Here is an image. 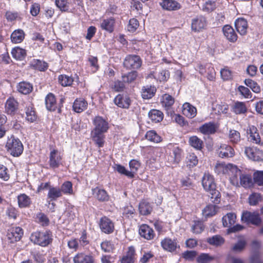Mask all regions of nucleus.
I'll return each instance as SVG.
<instances>
[{
    "instance_id": "obj_51",
    "label": "nucleus",
    "mask_w": 263,
    "mask_h": 263,
    "mask_svg": "<svg viewBox=\"0 0 263 263\" xmlns=\"http://www.w3.org/2000/svg\"><path fill=\"white\" fill-rule=\"evenodd\" d=\"M228 138L232 144H237L240 141V134L235 129H230L229 132Z\"/></svg>"
},
{
    "instance_id": "obj_46",
    "label": "nucleus",
    "mask_w": 263,
    "mask_h": 263,
    "mask_svg": "<svg viewBox=\"0 0 263 263\" xmlns=\"http://www.w3.org/2000/svg\"><path fill=\"white\" fill-rule=\"evenodd\" d=\"M232 111L237 115L243 114L247 112V108L245 103L236 101L232 108Z\"/></svg>"
},
{
    "instance_id": "obj_12",
    "label": "nucleus",
    "mask_w": 263,
    "mask_h": 263,
    "mask_svg": "<svg viewBox=\"0 0 263 263\" xmlns=\"http://www.w3.org/2000/svg\"><path fill=\"white\" fill-rule=\"evenodd\" d=\"M63 155L57 149H52L49 156L48 163L51 168L55 169L62 164Z\"/></svg>"
},
{
    "instance_id": "obj_60",
    "label": "nucleus",
    "mask_w": 263,
    "mask_h": 263,
    "mask_svg": "<svg viewBox=\"0 0 263 263\" xmlns=\"http://www.w3.org/2000/svg\"><path fill=\"white\" fill-rule=\"evenodd\" d=\"M216 8V1L215 0H208L202 6L203 11L210 12L214 11Z\"/></svg>"
},
{
    "instance_id": "obj_27",
    "label": "nucleus",
    "mask_w": 263,
    "mask_h": 263,
    "mask_svg": "<svg viewBox=\"0 0 263 263\" xmlns=\"http://www.w3.org/2000/svg\"><path fill=\"white\" fill-rule=\"evenodd\" d=\"M182 152L179 146L174 147L170 153L168 161L173 164L178 163L181 160Z\"/></svg>"
},
{
    "instance_id": "obj_22",
    "label": "nucleus",
    "mask_w": 263,
    "mask_h": 263,
    "mask_svg": "<svg viewBox=\"0 0 263 263\" xmlns=\"http://www.w3.org/2000/svg\"><path fill=\"white\" fill-rule=\"evenodd\" d=\"M72 260L73 263H95V258L92 255L83 252L77 253Z\"/></svg>"
},
{
    "instance_id": "obj_20",
    "label": "nucleus",
    "mask_w": 263,
    "mask_h": 263,
    "mask_svg": "<svg viewBox=\"0 0 263 263\" xmlns=\"http://www.w3.org/2000/svg\"><path fill=\"white\" fill-rule=\"evenodd\" d=\"M162 248L165 251L173 252L177 249L179 246L177 239H172L169 237H165L161 241Z\"/></svg>"
},
{
    "instance_id": "obj_24",
    "label": "nucleus",
    "mask_w": 263,
    "mask_h": 263,
    "mask_svg": "<svg viewBox=\"0 0 263 263\" xmlns=\"http://www.w3.org/2000/svg\"><path fill=\"white\" fill-rule=\"evenodd\" d=\"M18 108V102L13 97H9L5 103L6 112L9 115H14Z\"/></svg>"
},
{
    "instance_id": "obj_59",
    "label": "nucleus",
    "mask_w": 263,
    "mask_h": 263,
    "mask_svg": "<svg viewBox=\"0 0 263 263\" xmlns=\"http://www.w3.org/2000/svg\"><path fill=\"white\" fill-rule=\"evenodd\" d=\"M115 168L119 173L124 175L129 178H133L134 177V172L126 170L125 167L121 164H116Z\"/></svg>"
},
{
    "instance_id": "obj_1",
    "label": "nucleus",
    "mask_w": 263,
    "mask_h": 263,
    "mask_svg": "<svg viewBox=\"0 0 263 263\" xmlns=\"http://www.w3.org/2000/svg\"><path fill=\"white\" fill-rule=\"evenodd\" d=\"M92 123L94 127L90 134L91 139L98 147H103L105 143V133L109 128V123L107 119L97 116L93 118Z\"/></svg>"
},
{
    "instance_id": "obj_36",
    "label": "nucleus",
    "mask_w": 263,
    "mask_h": 263,
    "mask_svg": "<svg viewBox=\"0 0 263 263\" xmlns=\"http://www.w3.org/2000/svg\"><path fill=\"white\" fill-rule=\"evenodd\" d=\"M26 120L30 122L33 123L37 121V116L35 108L32 105H29L25 108Z\"/></svg>"
},
{
    "instance_id": "obj_61",
    "label": "nucleus",
    "mask_w": 263,
    "mask_h": 263,
    "mask_svg": "<svg viewBox=\"0 0 263 263\" xmlns=\"http://www.w3.org/2000/svg\"><path fill=\"white\" fill-rule=\"evenodd\" d=\"M170 72L168 70H162L155 78L160 82H166L170 78Z\"/></svg>"
},
{
    "instance_id": "obj_19",
    "label": "nucleus",
    "mask_w": 263,
    "mask_h": 263,
    "mask_svg": "<svg viewBox=\"0 0 263 263\" xmlns=\"http://www.w3.org/2000/svg\"><path fill=\"white\" fill-rule=\"evenodd\" d=\"M116 19L114 17H109L101 20L100 27L109 33H112L115 29Z\"/></svg>"
},
{
    "instance_id": "obj_49",
    "label": "nucleus",
    "mask_w": 263,
    "mask_h": 263,
    "mask_svg": "<svg viewBox=\"0 0 263 263\" xmlns=\"http://www.w3.org/2000/svg\"><path fill=\"white\" fill-rule=\"evenodd\" d=\"M122 217L127 219H131L136 214V210L131 204L127 205L122 209Z\"/></svg>"
},
{
    "instance_id": "obj_33",
    "label": "nucleus",
    "mask_w": 263,
    "mask_h": 263,
    "mask_svg": "<svg viewBox=\"0 0 263 263\" xmlns=\"http://www.w3.org/2000/svg\"><path fill=\"white\" fill-rule=\"evenodd\" d=\"M88 106L87 102L83 98L76 99L72 105L73 111L80 113L86 109Z\"/></svg>"
},
{
    "instance_id": "obj_18",
    "label": "nucleus",
    "mask_w": 263,
    "mask_h": 263,
    "mask_svg": "<svg viewBox=\"0 0 263 263\" xmlns=\"http://www.w3.org/2000/svg\"><path fill=\"white\" fill-rule=\"evenodd\" d=\"M91 191L95 198L99 202H105L109 200L110 196L105 189L97 186L92 189Z\"/></svg>"
},
{
    "instance_id": "obj_8",
    "label": "nucleus",
    "mask_w": 263,
    "mask_h": 263,
    "mask_svg": "<svg viewBox=\"0 0 263 263\" xmlns=\"http://www.w3.org/2000/svg\"><path fill=\"white\" fill-rule=\"evenodd\" d=\"M142 60L137 55L128 54L126 56L123 61V66L126 69H138L141 66Z\"/></svg>"
},
{
    "instance_id": "obj_53",
    "label": "nucleus",
    "mask_w": 263,
    "mask_h": 263,
    "mask_svg": "<svg viewBox=\"0 0 263 263\" xmlns=\"http://www.w3.org/2000/svg\"><path fill=\"white\" fill-rule=\"evenodd\" d=\"M78 241L80 243V246L82 247H84L89 244L90 240L89 236L86 229L83 230L81 231L80 237Z\"/></svg>"
},
{
    "instance_id": "obj_63",
    "label": "nucleus",
    "mask_w": 263,
    "mask_h": 263,
    "mask_svg": "<svg viewBox=\"0 0 263 263\" xmlns=\"http://www.w3.org/2000/svg\"><path fill=\"white\" fill-rule=\"evenodd\" d=\"M214 257L207 253H201L196 258L198 263H209Z\"/></svg>"
},
{
    "instance_id": "obj_31",
    "label": "nucleus",
    "mask_w": 263,
    "mask_h": 263,
    "mask_svg": "<svg viewBox=\"0 0 263 263\" xmlns=\"http://www.w3.org/2000/svg\"><path fill=\"white\" fill-rule=\"evenodd\" d=\"M69 4L68 0H55V5L56 7L62 12H76V8L72 7L71 9H70Z\"/></svg>"
},
{
    "instance_id": "obj_58",
    "label": "nucleus",
    "mask_w": 263,
    "mask_h": 263,
    "mask_svg": "<svg viewBox=\"0 0 263 263\" xmlns=\"http://www.w3.org/2000/svg\"><path fill=\"white\" fill-rule=\"evenodd\" d=\"M88 62L89 63L91 71L93 73L97 72L99 70L100 66L98 63V59L97 57L90 55L88 58Z\"/></svg>"
},
{
    "instance_id": "obj_34",
    "label": "nucleus",
    "mask_w": 263,
    "mask_h": 263,
    "mask_svg": "<svg viewBox=\"0 0 263 263\" xmlns=\"http://www.w3.org/2000/svg\"><path fill=\"white\" fill-rule=\"evenodd\" d=\"M25 35V33L23 29H16L11 34V41L14 44L21 43L24 41Z\"/></svg>"
},
{
    "instance_id": "obj_30",
    "label": "nucleus",
    "mask_w": 263,
    "mask_h": 263,
    "mask_svg": "<svg viewBox=\"0 0 263 263\" xmlns=\"http://www.w3.org/2000/svg\"><path fill=\"white\" fill-rule=\"evenodd\" d=\"M182 112L187 118L192 119L197 115V109L190 103L186 102L182 105Z\"/></svg>"
},
{
    "instance_id": "obj_37",
    "label": "nucleus",
    "mask_w": 263,
    "mask_h": 263,
    "mask_svg": "<svg viewBox=\"0 0 263 263\" xmlns=\"http://www.w3.org/2000/svg\"><path fill=\"white\" fill-rule=\"evenodd\" d=\"M148 116L152 122L156 123L162 121L164 115L161 110L152 109L149 111Z\"/></svg>"
},
{
    "instance_id": "obj_39",
    "label": "nucleus",
    "mask_w": 263,
    "mask_h": 263,
    "mask_svg": "<svg viewBox=\"0 0 263 263\" xmlns=\"http://www.w3.org/2000/svg\"><path fill=\"white\" fill-rule=\"evenodd\" d=\"M175 103V99L171 95L165 93L164 94L161 100V103L166 110H170Z\"/></svg>"
},
{
    "instance_id": "obj_13",
    "label": "nucleus",
    "mask_w": 263,
    "mask_h": 263,
    "mask_svg": "<svg viewBox=\"0 0 263 263\" xmlns=\"http://www.w3.org/2000/svg\"><path fill=\"white\" fill-rule=\"evenodd\" d=\"M139 234L141 237L147 241L153 240L156 236L153 228L147 224H142L140 226Z\"/></svg>"
},
{
    "instance_id": "obj_16",
    "label": "nucleus",
    "mask_w": 263,
    "mask_h": 263,
    "mask_svg": "<svg viewBox=\"0 0 263 263\" xmlns=\"http://www.w3.org/2000/svg\"><path fill=\"white\" fill-rule=\"evenodd\" d=\"M115 104L119 107L128 109L131 104V100L127 95L123 93L118 94L114 98Z\"/></svg>"
},
{
    "instance_id": "obj_5",
    "label": "nucleus",
    "mask_w": 263,
    "mask_h": 263,
    "mask_svg": "<svg viewBox=\"0 0 263 263\" xmlns=\"http://www.w3.org/2000/svg\"><path fill=\"white\" fill-rule=\"evenodd\" d=\"M5 147L7 152L13 157H19L24 151L22 142L19 139L15 138L13 135L8 138Z\"/></svg>"
},
{
    "instance_id": "obj_57",
    "label": "nucleus",
    "mask_w": 263,
    "mask_h": 263,
    "mask_svg": "<svg viewBox=\"0 0 263 263\" xmlns=\"http://www.w3.org/2000/svg\"><path fill=\"white\" fill-rule=\"evenodd\" d=\"M245 84L255 93H258L261 91L260 87L257 83L250 79H246L245 80Z\"/></svg>"
},
{
    "instance_id": "obj_29",
    "label": "nucleus",
    "mask_w": 263,
    "mask_h": 263,
    "mask_svg": "<svg viewBox=\"0 0 263 263\" xmlns=\"http://www.w3.org/2000/svg\"><path fill=\"white\" fill-rule=\"evenodd\" d=\"M30 66L33 69L39 71L44 72L46 71L48 67L49 64L44 61L39 59H33L30 63Z\"/></svg>"
},
{
    "instance_id": "obj_28",
    "label": "nucleus",
    "mask_w": 263,
    "mask_h": 263,
    "mask_svg": "<svg viewBox=\"0 0 263 263\" xmlns=\"http://www.w3.org/2000/svg\"><path fill=\"white\" fill-rule=\"evenodd\" d=\"M217 126L215 123L209 122L205 123L199 128V131L203 135H213L216 132Z\"/></svg>"
},
{
    "instance_id": "obj_10",
    "label": "nucleus",
    "mask_w": 263,
    "mask_h": 263,
    "mask_svg": "<svg viewBox=\"0 0 263 263\" xmlns=\"http://www.w3.org/2000/svg\"><path fill=\"white\" fill-rule=\"evenodd\" d=\"M23 234L24 231L22 228L12 227L7 230L6 236L9 242L13 243L20 241Z\"/></svg>"
},
{
    "instance_id": "obj_48",
    "label": "nucleus",
    "mask_w": 263,
    "mask_h": 263,
    "mask_svg": "<svg viewBox=\"0 0 263 263\" xmlns=\"http://www.w3.org/2000/svg\"><path fill=\"white\" fill-rule=\"evenodd\" d=\"M224 239L219 235H215L206 239V242L210 245L218 247L224 243Z\"/></svg>"
},
{
    "instance_id": "obj_40",
    "label": "nucleus",
    "mask_w": 263,
    "mask_h": 263,
    "mask_svg": "<svg viewBox=\"0 0 263 263\" xmlns=\"http://www.w3.org/2000/svg\"><path fill=\"white\" fill-rule=\"evenodd\" d=\"M62 196V191L59 187L51 186L47 194V198L50 201H55Z\"/></svg>"
},
{
    "instance_id": "obj_44",
    "label": "nucleus",
    "mask_w": 263,
    "mask_h": 263,
    "mask_svg": "<svg viewBox=\"0 0 263 263\" xmlns=\"http://www.w3.org/2000/svg\"><path fill=\"white\" fill-rule=\"evenodd\" d=\"M17 88L20 92L24 95L29 94L33 90L32 84L26 81L20 82Z\"/></svg>"
},
{
    "instance_id": "obj_11",
    "label": "nucleus",
    "mask_w": 263,
    "mask_h": 263,
    "mask_svg": "<svg viewBox=\"0 0 263 263\" xmlns=\"http://www.w3.org/2000/svg\"><path fill=\"white\" fill-rule=\"evenodd\" d=\"M99 226L101 231L106 234H112L115 229L114 222L106 216L100 218Z\"/></svg>"
},
{
    "instance_id": "obj_9",
    "label": "nucleus",
    "mask_w": 263,
    "mask_h": 263,
    "mask_svg": "<svg viewBox=\"0 0 263 263\" xmlns=\"http://www.w3.org/2000/svg\"><path fill=\"white\" fill-rule=\"evenodd\" d=\"M245 154L250 160L256 162L263 161V150L256 146L246 147Z\"/></svg>"
},
{
    "instance_id": "obj_52",
    "label": "nucleus",
    "mask_w": 263,
    "mask_h": 263,
    "mask_svg": "<svg viewBox=\"0 0 263 263\" xmlns=\"http://www.w3.org/2000/svg\"><path fill=\"white\" fill-rule=\"evenodd\" d=\"M217 209L215 205L208 204L203 210L202 213L205 217H212L216 214Z\"/></svg>"
},
{
    "instance_id": "obj_25",
    "label": "nucleus",
    "mask_w": 263,
    "mask_h": 263,
    "mask_svg": "<svg viewBox=\"0 0 263 263\" xmlns=\"http://www.w3.org/2000/svg\"><path fill=\"white\" fill-rule=\"evenodd\" d=\"M222 32L224 36L230 42L235 43L237 40V34L231 26L224 25L222 27Z\"/></svg>"
},
{
    "instance_id": "obj_43",
    "label": "nucleus",
    "mask_w": 263,
    "mask_h": 263,
    "mask_svg": "<svg viewBox=\"0 0 263 263\" xmlns=\"http://www.w3.org/2000/svg\"><path fill=\"white\" fill-rule=\"evenodd\" d=\"M190 145L197 151H202L204 144L203 141L196 136H193L189 138Z\"/></svg>"
},
{
    "instance_id": "obj_21",
    "label": "nucleus",
    "mask_w": 263,
    "mask_h": 263,
    "mask_svg": "<svg viewBox=\"0 0 263 263\" xmlns=\"http://www.w3.org/2000/svg\"><path fill=\"white\" fill-rule=\"evenodd\" d=\"M235 27L240 35H246L248 32V23L246 19L238 17L235 21Z\"/></svg>"
},
{
    "instance_id": "obj_23",
    "label": "nucleus",
    "mask_w": 263,
    "mask_h": 263,
    "mask_svg": "<svg viewBox=\"0 0 263 263\" xmlns=\"http://www.w3.org/2000/svg\"><path fill=\"white\" fill-rule=\"evenodd\" d=\"M45 103L46 109L50 111L58 110V103L55 95L51 93H48L45 98Z\"/></svg>"
},
{
    "instance_id": "obj_54",
    "label": "nucleus",
    "mask_w": 263,
    "mask_h": 263,
    "mask_svg": "<svg viewBox=\"0 0 263 263\" xmlns=\"http://www.w3.org/2000/svg\"><path fill=\"white\" fill-rule=\"evenodd\" d=\"M60 189L62 191V194L63 193L65 195H69L73 194L72 184L71 181H65L62 184Z\"/></svg>"
},
{
    "instance_id": "obj_64",
    "label": "nucleus",
    "mask_w": 263,
    "mask_h": 263,
    "mask_svg": "<svg viewBox=\"0 0 263 263\" xmlns=\"http://www.w3.org/2000/svg\"><path fill=\"white\" fill-rule=\"evenodd\" d=\"M253 181L258 185H263V171H257L254 173Z\"/></svg>"
},
{
    "instance_id": "obj_35",
    "label": "nucleus",
    "mask_w": 263,
    "mask_h": 263,
    "mask_svg": "<svg viewBox=\"0 0 263 263\" xmlns=\"http://www.w3.org/2000/svg\"><path fill=\"white\" fill-rule=\"evenodd\" d=\"M18 206L20 208H29L32 204L30 197L25 193L20 194L17 197Z\"/></svg>"
},
{
    "instance_id": "obj_6",
    "label": "nucleus",
    "mask_w": 263,
    "mask_h": 263,
    "mask_svg": "<svg viewBox=\"0 0 263 263\" xmlns=\"http://www.w3.org/2000/svg\"><path fill=\"white\" fill-rule=\"evenodd\" d=\"M215 172L218 175H228L230 178L233 176L235 173L240 172V170L237 165L232 163H218L215 166Z\"/></svg>"
},
{
    "instance_id": "obj_26",
    "label": "nucleus",
    "mask_w": 263,
    "mask_h": 263,
    "mask_svg": "<svg viewBox=\"0 0 263 263\" xmlns=\"http://www.w3.org/2000/svg\"><path fill=\"white\" fill-rule=\"evenodd\" d=\"M206 26L205 17L199 16L192 20L191 28L195 32H199L204 29Z\"/></svg>"
},
{
    "instance_id": "obj_41",
    "label": "nucleus",
    "mask_w": 263,
    "mask_h": 263,
    "mask_svg": "<svg viewBox=\"0 0 263 263\" xmlns=\"http://www.w3.org/2000/svg\"><path fill=\"white\" fill-rule=\"evenodd\" d=\"M58 80L62 86L65 87L72 86L74 82V78L72 76L62 74L58 76Z\"/></svg>"
},
{
    "instance_id": "obj_32",
    "label": "nucleus",
    "mask_w": 263,
    "mask_h": 263,
    "mask_svg": "<svg viewBox=\"0 0 263 263\" xmlns=\"http://www.w3.org/2000/svg\"><path fill=\"white\" fill-rule=\"evenodd\" d=\"M156 88L153 85H146L142 87L141 91V97L143 99H150L155 95Z\"/></svg>"
},
{
    "instance_id": "obj_3",
    "label": "nucleus",
    "mask_w": 263,
    "mask_h": 263,
    "mask_svg": "<svg viewBox=\"0 0 263 263\" xmlns=\"http://www.w3.org/2000/svg\"><path fill=\"white\" fill-rule=\"evenodd\" d=\"M30 240L35 245L46 247L52 242V233L49 230L45 231H36L31 234Z\"/></svg>"
},
{
    "instance_id": "obj_62",
    "label": "nucleus",
    "mask_w": 263,
    "mask_h": 263,
    "mask_svg": "<svg viewBox=\"0 0 263 263\" xmlns=\"http://www.w3.org/2000/svg\"><path fill=\"white\" fill-rule=\"evenodd\" d=\"M204 229V226L202 221L200 220L195 221L192 227V232L195 234L202 233Z\"/></svg>"
},
{
    "instance_id": "obj_2",
    "label": "nucleus",
    "mask_w": 263,
    "mask_h": 263,
    "mask_svg": "<svg viewBox=\"0 0 263 263\" xmlns=\"http://www.w3.org/2000/svg\"><path fill=\"white\" fill-rule=\"evenodd\" d=\"M203 189L211 195V198L214 199L212 202L218 204L220 201V193L216 189V183L214 176L209 173L205 172L201 180Z\"/></svg>"
},
{
    "instance_id": "obj_14",
    "label": "nucleus",
    "mask_w": 263,
    "mask_h": 263,
    "mask_svg": "<svg viewBox=\"0 0 263 263\" xmlns=\"http://www.w3.org/2000/svg\"><path fill=\"white\" fill-rule=\"evenodd\" d=\"M136 250L134 246L127 247L124 254L120 258V263H135L137 260Z\"/></svg>"
},
{
    "instance_id": "obj_7",
    "label": "nucleus",
    "mask_w": 263,
    "mask_h": 263,
    "mask_svg": "<svg viewBox=\"0 0 263 263\" xmlns=\"http://www.w3.org/2000/svg\"><path fill=\"white\" fill-rule=\"evenodd\" d=\"M242 222L247 224H253L259 226L262 222L261 218L257 212H251L248 211H243L241 216Z\"/></svg>"
},
{
    "instance_id": "obj_4",
    "label": "nucleus",
    "mask_w": 263,
    "mask_h": 263,
    "mask_svg": "<svg viewBox=\"0 0 263 263\" xmlns=\"http://www.w3.org/2000/svg\"><path fill=\"white\" fill-rule=\"evenodd\" d=\"M231 183L236 186H241L245 189H249L253 186V181L252 176L250 174L242 173V171L230 177Z\"/></svg>"
},
{
    "instance_id": "obj_38",
    "label": "nucleus",
    "mask_w": 263,
    "mask_h": 263,
    "mask_svg": "<svg viewBox=\"0 0 263 263\" xmlns=\"http://www.w3.org/2000/svg\"><path fill=\"white\" fill-rule=\"evenodd\" d=\"M139 210L141 215L146 216L151 213L153 207L149 202L145 200H142L139 204Z\"/></svg>"
},
{
    "instance_id": "obj_50",
    "label": "nucleus",
    "mask_w": 263,
    "mask_h": 263,
    "mask_svg": "<svg viewBox=\"0 0 263 263\" xmlns=\"http://www.w3.org/2000/svg\"><path fill=\"white\" fill-rule=\"evenodd\" d=\"M181 5L175 0H170L167 3L163 4L162 8L168 11H176L180 9Z\"/></svg>"
},
{
    "instance_id": "obj_17",
    "label": "nucleus",
    "mask_w": 263,
    "mask_h": 263,
    "mask_svg": "<svg viewBox=\"0 0 263 263\" xmlns=\"http://www.w3.org/2000/svg\"><path fill=\"white\" fill-rule=\"evenodd\" d=\"M248 134L249 141L255 144L262 146L263 145V141L261 140L259 133L257 127L254 125L249 127Z\"/></svg>"
},
{
    "instance_id": "obj_42",
    "label": "nucleus",
    "mask_w": 263,
    "mask_h": 263,
    "mask_svg": "<svg viewBox=\"0 0 263 263\" xmlns=\"http://www.w3.org/2000/svg\"><path fill=\"white\" fill-rule=\"evenodd\" d=\"M236 215L234 213H228L222 218V224L224 227H230L236 222Z\"/></svg>"
},
{
    "instance_id": "obj_45",
    "label": "nucleus",
    "mask_w": 263,
    "mask_h": 263,
    "mask_svg": "<svg viewBox=\"0 0 263 263\" xmlns=\"http://www.w3.org/2000/svg\"><path fill=\"white\" fill-rule=\"evenodd\" d=\"M11 54L15 59L21 61L25 58L27 53L25 49L20 47H15L12 49Z\"/></svg>"
},
{
    "instance_id": "obj_15",
    "label": "nucleus",
    "mask_w": 263,
    "mask_h": 263,
    "mask_svg": "<svg viewBox=\"0 0 263 263\" xmlns=\"http://www.w3.org/2000/svg\"><path fill=\"white\" fill-rule=\"evenodd\" d=\"M218 156L221 158H232L235 155L234 148L228 144H221L216 150Z\"/></svg>"
},
{
    "instance_id": "obj_56",
    "label": "nucleus",
    "mask_w": 263,
    "mask_h": 263,
    "mask_svg": "<svg viewBox=\"0 0 263 263\" xmlns=\"http://www.w3.org/2000/svg\"><path fill=\"white\" fill-rule=\"evenodd\" d=\"M247 245V241L243 237L239 238L237 242L234 245L232 250L235 252H241Z\"/></svg>"
},
{
    "instance_id": "obj_55",
    "label": "nucleus",
    "mask_w": 263,
    "mask_h": 263,
    "mask_svg": "<svg viewBox=\"0 0 263 263\" xmlns=\"http://www.w3.org/2000/svg\"><path fill=\"white\" fill-rule=\"evenodd\" d=\"M138 72L136 71H132L122 76V80L126 83H131L137 79Z\"/></svg>"
},
{
    "instance_id": "obj_47",
    "label": "nucleus",
    "mask_w": 263,
    "mask_h": 263,
    "mask_svg": "<svg viewBox=\"0 0 263 263\" xmlns=\"http://www.w3.org/2000/svg\"><path fill=\"white\" fill-rule=\"evenodd\" d=\"M145 138L154 143H158L162 141V138L160 136L155 130H149L146 133Z\"/></svg>"
}]
</instances>
